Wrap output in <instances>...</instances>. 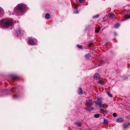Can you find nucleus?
<instances>
[{"mask_svg": "<svg viewBox=\"0 0 130 130\" xmlns=\"http://www.w3.org/2000/svg\"><path fill=\"white\" fill-rule=\"evenodd\" d=\"M28 9L27 6L23 4H18L15 8L14 12L17 16L22 15V13L24 12Z\"/></svg>", "mask_w": 130, "mask_h": 130, "instance_id": "nucleus-1", "label": "nucleus"}, {"mask_svg": "<svg viewBox=\"0 0 130 130\" xmlns=\"http://www.w3.org/2000/svg\"><path fill=\"white\" fill-rule=\"evenodd\" d=\"M13 23L12 20L8 19H3L0 20V28H8Z\"/></svg>", "mask_w": 130, "mask_h": 130, "instance_id": "nucleus-2", "label": "nucleus"}, {"mask_svg": "<svg viewBox=\"0 0 130 130\" xmlns=\"http://www.w3.org/2000/svg\"><path fill=\"white\" fill-rule=\"evenodd\" d=\"M95 103L100 108L103 107L104 105L101 103V101H100V98H98L97 100L95 102Z\"/></svg>", "mask_w": 130, "mask_h": 130, "instance_id": "nucleus-3", "label": "nucleus"}, {"mask_svg": "<svg viewBox=\"0 0 130 130\" xmlns=\"http://www.w3.org/2000/svg\"><path fill=\"white\" fill-rule=\"evenodd\" d=\"M86 104L88 106H91L93 103L92 100L91 99H88L86 100L85 102Z\"/></svg>", "mask_w": 130, "mask_h": 130, "instance_id": "nucleus-4", "label": "nucleus"}, {"mask_svg": "<svg viewBox=\"0 0 130 130\" xmlns=\"http://www.w3.org/2000/svg\"><path fill=\"white\" fill-rule=\"evenodd\" d=\"M100 77L99 74L97 73H95L93 76V78L96 80H98L100 78Z\"/></svg>", "mask_w": 130, "mask_h": 130, "instance_id": "nucleus-5", "label": "nucleus"}, {"mask_svg": "<svg viewBox=\"0 0 130 130\" xmlns=\"http://www.w3.org/2000/svg\"><path fill=\"white\" fill-rule=\"evenodd\" d=\"M28 42L31 45H33L34 44V39L31 38H29Z\"/></svg>", "mask_w": 130, "mask_h": 130, "instance_id": "nucleus-6", "label": "nucleus"}, {"mask_svg": "<svg viewBox=\"0 0 130 130\" xmlns=\"http://www.w3.org/2000/svg\"><path fill=\"white\" fill-rule=\"evenodd\" d=\"M124 121V119L122 118H119L116 119V121L118 122H123Z\"/></svg>", "mask_w": 130, "mask_h": 130, "instance_id": "nucleus-7", "label": "nucleus"}, {"mask_svg": "<svg viewBox=\"0 0 130 130\" xmlns=\"http://www.w3.org/2000/svg\"><path fill=\"white\" fill-rule=\"evenodd\" d=\"M130 125V123H128L127 124H124L123 126V129H125L126 128H127L128 127V125Z\"/></svg>", "mask_w": 130, "mask_h": 130, "instance_id": "nucleus-8", "label": "nucleus"}, {"mask_svg": "<svg viewBox=\"0 0 130 130\" xmlns=\"http://www.w3.org/2000/svg\"><path fill=\"white\" fill-rule=\"evenodd\" d=\"M78 93L79 95H82L83 94L82 89L81 87H79V91Z\"/></svg>", "mask_w": 130, "mask_h": 130, "instance_id": "nucleus-9", "label": "nucleus"}, {"mask_svg": "<svg viewBox=\"0 0 130 130\" xmlns=\"http://www.w3.org/2000/svg\"><path fill=\"white\" fill-rule=\"evenodd\" d=\"M45 18L47 19H49L50 18V15L49 14L47 13L46 14L45 16Z\"/></svg>", "mask_w": 130, "mask_h": 130, "instance_id": "nucleus-10", "label": "nucleus"}, {"mask_svg": "<svg viewBox=\"0 0 130 130\" xmlns=\"http://www.w3.org/2000/svg\"><path fill=\"white\" fill-rule=\"evenodd\" d=\"M108 15H109V17L110 18H113L115 15L113 13H109L108 14Z\"/></svg>", "mask_w": 130, "mask_h": 130, "instance_id": "nucleus-11", "label": "nucleus"}, {"mask_svg": "<svg viewBox=\"0 0 130 130\" xmlns=\"http://www.w3.org/2000/svg\"><path fill=\"white\" fill-rule=\"evenodd\" d=\"M85 57L88 59H89L91 57V55L89 54L86 55L85 56Z\"/></svg>", "mask_w": 130, "mask_h": 130, "instance_id": "nucleus-12", "label": "nucleus"}, {"mask_svg": "<svg viewBox=\"0 0 130 130\" xmlns=\"http://www.w3.org/2000/svg\"><path fill=\"white\" fill-rule=\"evenodd\" d=\"M75 124H76L79 127L81 126L82 125V124L81 122H77L75 123Z\"/></svg>", "mask_w": 130, "mask_h": 130, "instance_id": "nucleus-13", "label": "nucleus"}, {"mask_svg": "<svg viewBox=\"0 0 130 130\" xmlns=\"http://www.w3.org/2000/svg\"><path fill=\"white\" fill-rule=\"evenodd\" d=\"M12 78L14 80L16 79L17 78V76L14 75H12L11 76Z\"/></svg>", "mask_w": 130, "mask_h": 130, "instance_id": "nucleus-14", "label": "nucleus"}, {"mask_svg": "<svg viewBox=\"0 0 130 130\" xmlns=\"http://www.w3.org/2000/svg\"><path fill=\"white\" fill-rule=\"evenodd\" d=\"M91 107H88L85 108H84L86 110H88L89 111H90V110L91 109Z\"/></svg>", "mask_w": 130, "mask_h": 130, "instance_id": "nucleus-15", "label": "nucleus"}, {"mask_svg": "<svg viewBox=\"0 0 130 130\" xmlns=\"http://www.w3.org/2000/svg\"><path fill=\"white\" fill-rule=\"evenodd\" d=\"M107 94H108V95L110 97L112 98V94H111L108 91L107 92Z\"/></svg>", "mask_w": 130, "mask_h": 130, "instance_id": "nucleus-16", "label": "nucleus"}, {"mask_svg": "<svg viewBox=\"0 0 130 130\" xmlns=\"http://www.w3.org/2000/svg\"><path fill=\"white\" fill-rule=\"evenodd\" d=\"M100 27H98L96 29H95V31L96 32L98 33V32L100 30Z\"/></svg>", "mask_w": 130, "mask_h": 130, "instance_id": "nucleus-17", "label": "nucleus"}, {"mask_svg": "<svg viewBox=\"0 0 130 130\" xmlns=\"http://www.w3.org/2000/svg\"><path fill=\"white\" fill-rule=\"evenodd\" d=\"M104 123L105 124H107L108 123V121L107 120L104 119Z\"/></svg>", "mask_w": 130, "mask_h": 130, "instance_id": "nucleus-18", "label": "nucleus"}, {"mask_svg": "<svg viewBox=\"0 0 130 130\" xmlns=\"http://www.w3.org/2000/svg\"><path fill=\"white\" fill-rule=\"evenodd\" d=\"M120 24L118 23H117L115 24L114 25L115 27L116 28H117L119 26Z\"/></svg>", "mask_w": 130, "mask_h": 130, "instance_id": "nucleus-19", "label": "nucleus"}, {"mask_svg": "<svg viewBox=\"0 0 130 130\" xmlns=\"http://www.w3.org/2000/svg\"><path fill=\"white\" fill-rule=\"evenodd\" d=\"M21 30L20 29L17 30L16 31V33L18 34H19L20 33Z\"/></svg>", "mask_w": 130, "mask_h": 130, "instance_id": "nucleus-20", "label": "nucleus"}, {"mask_svg": "<svg viewBox=\"0 0 130 130\" xmlns=\"http://www.w3.org/2000/svg\"><path fill=\"white\" fill-rule=\"evenodd\" d=\"M99 15H96L93 17L94 18H99Z\"/></svg>", "mask_w": 130, "mask_h": 130, "instance_id": "nucleus-21", "label": "nucleus"}, {"mask_svg": "<svg viewBox=\"0 0 130 130\" xmlns=\"http://www.w3.org/2000/svg\"><path fill=\"white\" fill-rule=\"evenodd\" d=\"M99 117V114H95L94 115V117L95 118H98Z\"/></svg>", "mask_w": 130, "mask_h": 130, "instance_id": "nucleus-22", "label": "nucleus"}, {"mask_svg": "<svg viewBox=\"0 0 130 130\" xmlns=\"http://www.w3.org/2000/svg\"><path fill=\"white\" fill-rule=\"evenodd\" d=\"M101 111H104V112L106 113H108V111L107 110H104L103 109H101Z\"/></svg>", "mask_w": 130, "mask_h": 130, "instance_id": "nucleus-23", "label": "nucleus"}, {"mask_svg": "<svg viewBox=\"0 0 130 130\" xmlns=\"http://www.w3.org/2000/svg\"><path fill=\"white\" fill-rule=\"evenodd\" d=\"M126 18L129 19L130 18V15L129 14L127 15L126 16Z\"/></svg>", "mask_w": 130, "mask_h": 130, "instance_id": "nucleus-24", "label": "nucleus"}, {"mask_svg": "<svg viewBox=\"0 0 130 130\" xmlns=\"http://www.w3.org/2000/svg\"><path fill=\"white\" fill-rule=\"evenodd\" d=\"M74 13H79V12L78 10H76L74 11Z\"/></svg>", "mask_w": 130, "mask_h": 130, "instance_id": "nucleus-25", "label": "nucleus"}, {"mask_svg": "<svg viewBox=\"0 0 130 130\" xmlns=\"http://www.w3.org/2000/svg\"><path fill=\"white\" fill-rule=\"evenodd\" d=\"M77 47H79V48H82V46H81L79 44L77 45Z\"/></svg>", "mask_w": 130, "mask_h": 130, "instance_id": "nucleus-26", "label": "nucleus"}, {"mask_svg": "<svg viewBox=\"0 0 130 130\" xmlns=\"http://www.w3.org/2000/svg\"><path fill=\"white\" fill-rule=\"evenodd\" d=\"M93 44V43H90L89 44L88 46H91L92 44Z\"/></svg>", "mask_w": 130, "mask_h": 130, "instance_id": "nucleus-27", "label": "nucleus"}, {"mask_svg": "<svg viewBox=\"0 0 130 130\" xmlns=\"http://www.w3.org/2000/svg\"><path fill=\"white\" fill-rule=\"evenodd\" d=\"M84 0H79V2L82 3L84 1Z\"/></svg>", "mask_w": 130, "mask_h": 130, "instance_id": "nucleus-28", "label": "nucleus"}, {"mask_svg": "<svg viewBox=\"0 0 130 130\" xmlns=\"http://www.w3.org/2000/svg\"><path fill=\"white\" fill-rule=\"evenodd\" d=\"M103 60H102L101 61V63H99V64H98V66H100L102 64H101V63L103 62Z\"/></svg>", "mask_w": 130, "mask_h": 130, "instance_id": "nucleus-29", "label": "nucleus"}, {"mask_svg": "<svg viewBox=\"0 0 130 130\" xmlns=\"http://www.w3.org/2000/svg\"><path fill=\"white\" fill-rule=\"evenodd\" d=\"M13 97L14 98H17V96L16 95H14L13 96Z\"/></svg>", "mask_w": 130, "mask_h": 130, "instance_id": "nucleus-30", "label": "nucleus"}, {"mask_svg": "<svg viewBox=\"0 0 130 130\" xmlns=\"http://www.w3.org/2000/svg\"><path fill=\"white\" fill-rule=\"evenodd\" d=\"M117 114H112L113 116L114 117H116L117 116Z\"/></svg>", "mask_w": 130, "mask_h": 130, "instance_id": "nucleus-31", "label": "nucleus"}, {"mask_svg": "<svg viewBox=\"0 0 130 130\" xmlns=\"http://www.w3.org/2000/svg\"><path fill=\"white\" fill-rule=\"evenodd\" d=\"M126 117L127 118H130V117L129 116H126Z\"/></svg>", "mask_w": 130, "mask_h": 130, "instance_id": "nucleus-32", "label": "nucleus"}, {"mask_svg": "<svg viewBox=\"0 0 130 130\" xmlns=\"http://www.w3.org/2000/svg\"><path fill=\"white\" fill-rule=\"evenodd\" d=\"M115 35H116V33H115Z\"/></svg>", "mask_w": 130, "mask_h": 130, "instance_id": "nucleus-33", "label": "nucleus"}, {"mask_svg": "<svg viewBox=\"0 0 130 130\" xmlns=\"http://www.w3.org/2000/svg\"><path fill=\"white\" fill-rule=\"evenodd\" d=\"M1 9H0V12H1Z\"/></svg>", "mask_w": 130, "mask_h": 130, "instance_id": "nucleus-34", "label": "nucleus"}, {"mask_svg": "<svg viewBox=\"0 0 130 130\" xmlns=\"http://www.w3.org/2000/svg\"><path fill=\"white\" fill-rule=\"evenodd\" d=\"M113 114H116V113H113Z\"/></svg>", "mask_w": 130, "mask_h": 130, "instance_id": "nucleus-35", "label": "nucleus"}, {"mask_svg": "<svg viewBox=\"0 0 130 130\" xmlns=\"http://www.w3.org/2000/svg\"><path fill=\"white\" fill-rule=\"evenodd\" d=\"M11 91H12V89L11 90Z\"/></svg>", "mask_w": 130, "mask_h": 130, "instance_id": "nucleus-36", "label": "nucleus"}]
</instances>
